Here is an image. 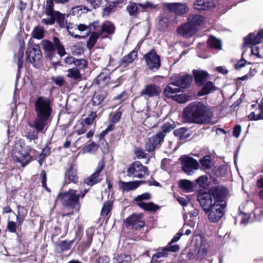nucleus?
I'll list each match as a JSON object with an SVG mask.
<instances>
[{"instance_id": "f257e3e1", "label": "nucleus", "mask_w": 263, "mask_h": 263, "mask_svg": "<svg viewBox=\"0 0 263 263\" xmlns=\"http://www.w3.org/2000/svg\"><path fill=\"white\" fill-rule=\"evenodd\" d=\"M227 194V190L219 186L212 187L208 193L198 196V201L205 213L208 214L211 222H217L223 216Z\"/></svg>"}, {"instance_id": "f03ea898", "label": "nucleus", "mask_w": 263, "mask_h": 263, "mask_svg": "<svg viewBox=\"0 0 263 263\" xmlns=\"http://www.w3.org/2000/svg\"><path fill=\"white\" fill-rule=\"evenodd\" d=\"M34 106L36 118L30 126L38 132H42L51 114V102L48 98L40 97L36 99Z\"/></svg>"}, {"instance_id": "7ed1b4c3", "label": "nucleus", "mask_w": 263, "mask_h": 263, "mask_svg": "<svg viewBox=\"0 0 263 263\" xmlns=\"http://www.w3.org/2000/svg\"><path fill=\"white\" fill-rule=\"evenodd\" d=\"M205 106L200 103H193L187 106L183 111V117L188 122L202 123L205 114Z\"/></svg>"}, {"instance_id": "20e7f679", "label": "nucleus", "mask_w": 263, "mask_h": 263, "mask_svg": "<svg viewBox=\"0 0 263 263\" xmlns=\"http://www.w3.org/2000/svg\"><path fill=\"white\" fill-rule=\"evenodd\" d=\"M81 193L78 194V191L76 190H69L64 193L60 194L58 198L61 199L63 204L70 207L72 209L76 208L78 211L80 209L79 199L80 198H83L87 192V190L81 191Z\"/></svg>"}, {"instance_id": "39448f33", "label": "nucleus", "mask_w": 263, "mask_h": 263, "mask_svg": "<svg viewBox=\"0 0 263 263\" xmlns=\"http://www.w3.org/2000/svg\"><path fill=\"white\" fill-rule=\"evenodd\" d=\"M29 146L25 145L24 142L18 141L13 146L12 156L14 161L26 165L28 163L29 154L33 152Z\"/></svg>"}, {"instance_id": "423d86ee", "label": "nucleus", "mask_w": 263, "mask_h": 263, "mask_svg": "<svg viewBox=\"0 0 263 263\" xmlns=\"http://www.w3.org/2000/svg\"><path fill=\"white\" fill-rule=\"evenodd\" d=\"M27 60L34 67H40L42 64V55L38 45L30 44L26 51Z\"/></svg>"}, {"instance_id": "0eeeda50", "label": "nucleus", "mask_w": 263, "mask_h": 263, "mask_svg": "<svg viewBox=\"0 0 263 263\" xmlns=\"http://www.w3.org/2000/svg\"><path fill=\"white\" fill-rule=\"evenodd\" d=\"M46 14L47 15H53L54 18H55V21H57L60 27L66 28L69 34L71 36H74L77 39L81 38L80 35L74 34V32L72 31L73 27V24L70 23L67 24V21L65 20V14H62L59 11H54L53 8L52 9V11L51 14Z\"/></svg>"}, {"instance_id": "6e6552de", "label": "nucleus", "mask_w": 263, "mask_h": 263, "mask_svg": "<svg viewBox=\"0 0 263 263\" xmlns=\"http://www.w3.org/2000/svg\"><path fill=\"white\" fill-rule=\"evenodd\" d=\"M183 171L187 175H192L195 170L199 168L197 161L188 156H182L180 158Z\"/></svg>"}, {"instance_id": "1a4fd4ad", "label": "nucleus", "mask_w": 263, "mask_h": 263, "mask_svg": "<svg viewBox=\"0 0 263 263\" xmlns=\"http://www.w3.org/2000/svg\"><path fill=\"white\" fill-rule=\"evenodd\" d=\"M127 172L128 176L139 178L148 175L147 168L142 165L139 161H136L130 164L127 168Z\"/></svg>"}, {"instance_id": "9d476101", "label": "nucleus", "mask_w": 263, "mask_h": 263, "mask_svg": "<svg viewBox=\"0 0 263 263\" xmlns=\"http://www.w3.org/2000/svg\"><path fill=\"white\" fill-rule=\"evenodd\" d=\"M163 9L165 10H168L178 15H182L186 13L189 10V9L185 3H168L163 4Z\"/></svg>"}, {"instance_id": "9b49d317", "label": "nucleus", "mask_w": 263, "mask_h": 263, "mask_svg": "<svg viewBox=\"0 0 263 263\" xmlns=\"http://www.w3.org/2000/svg\"><path fill=\"white\" fill-rule=\"evenodd\" d=\"M144 59L149 69L155 71L160 66V59L159 56L154 51H151L146 54Z\"/></svg>"}, {"instance_id": "f8f14e48", "label": "nucleus", "mask_w": 263, "mask_h": 263, "mask_svg": "<svg viewBox=\"0 0 263 263\" xmlns=\"http://www.w3.org/2000/svg\"><path fill=\"white\" fill-rule=\"evenodd\" d=\"M142 214L134 213L128 217L124 221L126 226H131L133 229L138 230L144 226L145 223L142 219Z\"/></svg>"}, {"instance_id": "ddd939ff", "label": "nucleus", "mask_w": 263, "mask_h": 263, "mask_svg": "<svg viewBox=\"0 0 263 263\" xmlns=\"http://www.w3.org/2000/svg\"><path fill=\"white\" fill-rule=\"evenodd\" d=\"M165 134L158 133L149 138L146 143L145 149L148 152L153 151L155 148L159 147L163 141Z\"/></svg>"}, {"instance_id": "4468645a", "label": "nucleus", "mask_w": 263, "mask_h": 263, "mask_svg": "<svg viewBox=\"0 0 263 263\" xmlns=\"http://www.w3.org/2000/svg\"><path fill=\"white\" fill-rule=\"evenodd\" d=\"M217 4V0H195L193 6L197 11H206L215 8Z\"/></svg>"}, {"instance_id": "2eb2a0df", "label": "nucleus", "mask_w": 263, "mask_h": 263, "mask_svg": "<svg viewBox=\"0 0 263 263\" xmlns=\"http://www.w3.org/2000/svg\"><path fill=\"white\" fill-rule=\"evenodd\" d=\"M171 80L173 81V84H176L178 87L185 88L192 83L193 78L190 75L184 76L175 75L171 78Z\"/></svg>"}, {"instance_id": "dca6fc26", "label": "nucleus", "mask_w": 263, "mask_h": 263, "mask_svg": "<svg viewBox=\"0 0 263 263\" xmlns=\"http://www.w3.org/2000/svg\"><path fill=\"white\" fill-rule=\"evenodd\" d=\"M197 31V28L192 26L188 22L179 26L177 29V32L185 37H190Z\"/></svg>"}, {"instance_id": "f3484780", "label": "nucleus", "mask_w": 263, "mask_h": 263, "mask_svg": "<svg viewBox=\"0 0 263 263\" xmlns=\"http://www.w3.org/2000/svg\"><path fill=\"white\" fill-rule=\"evenodd\" d=\"M263 39V30H260L257 33H251L244 39L246 44L256 45L261 42Z\"/></svg>"}, {"instance_id": "a211bd4d", "label": "nucleus", "mask_w": 263, "mask_h": 263, "mask_svg": "<svg viewBox=\"0 0 263 263\" xmlns=\"http://www.w3.org/2000/svg\"><path fill=\"white\" fill-rule=\"evenodd\" d=\"M161 92V89L159 86L151 84L146 85L141 91V95H146L148 97H153L159 95Z\"/></svg>"}, {"instance_id": "6ab92c4d", "label": "nucleus", "mask_w": 263, "mask_h": 263, "mask_svg": "<svg viewBox=\"0 0 263 263\" xmlns=\"http://www.w3.org/2000/svg\"><path fill=\"white\" fill-rule=\"evenodd\" d=\"M103 164L101 162H99L96 172L90 177L87 178L85 181V183L89 185H93V184L99 182L101 180L99 176L100 173L103 168Z\"/></svg>"}, {"instance_id": "aec40b11", "label": "nucleus", "mask_w": 263, "mask_h": 263, "mask_svg": "<svg viewBox=\"0 0 263 263\" xmlns=\"http://www.w3.org/2000/svg\"><path fill=\"white\" fill-rule=\"evenodd\" d=\"M252 107L255 108L248 116L249 120L257 121L263 120V106L261 105H252Z\"/></svg>"}, {"instance_id": "412c9836", "label": "nucleus", "mask_w": 263, "mask_h": 263, "mask_svg": "<svg viewBox=\"0 0 263 263\" xmlns=\"http://www.w3.org/2000/svg\"><path fill=\"white\" fill-rule=\"evenodd\" d=\"M193 74L196 83L198 85H202L210 77L206 71L200 69L193 70Z\"/></svg>"}, {"instance_id": "4be33fe9", "label": "nucleus", "mask_w": 263, "mask_h": 263, "mask_svg": "<svg viewBox=\"0 0 263 263\" xmlns=\"http://www.w3.org/2000/svg\"><path fill=\"white\" fill-rule=\"evenodd\" d=\"M178 87L177 85L173 84V81H172V82L167 85L164 89V95L167 97L174 99L177 93L180 91V89Z\"/></svg>"}, {"instance_id": "5701e85b", "label": "nucleus", "mask_w": 263, "mask_h": 263, "mask_svg": "<svg viewBox=\"0 0 263 263\" xmlns=\"http://www.w3.org/2000/svg\"><path fill=\"white\" fill-rule=\"evenodd\" d=\"M142 183V181H135L130 182L119 181V187L124 191L128 192L136 189Z\"/></svg>"}, {"instance_id": "b1692460", "label": "nucleus", "mask_w": 263, "mask_h": 263, "mask_svg": "<svg viewBox=\"0 0 263 263\" xmlns=\"http://www.w3.org/2000/svg\"><path fill=\"white\" fill-rule=\"evenodd\" d=\"M137 57V52L133 50L127 55L124 56L120 61V65L126 67L129 64L132 63Z\"/></svg>"}, {"instance_id": "393cba45", "label": "nucleus", "mask_w": 263, "mask_h": 263, "mask_svg": "<svg viewBox=\"0 0 263 263\" xmlns=\"http://www.w3.org/2000/svg\"><path fill=\"white\" fill-rule=\"evenodd\" d=\"M168 256L167 249L163 248L154 254L152 258L151 263H159L163 260V259Z\"/></svg>"}, {"instance_id": "a878e982", "label": "nucleus", "mask_w": 263, "mask_h": 263, "mask_svg": "<svg viewBox=\"0 0 263 263\" xmlns=\"http://www.w3.org/2000/svg\"><path fill=\"white\" fill-rule=\"evenodd\" d=\"M109 5L106 6L103 9V15H108L112 11L116 6L119 4L121 3L123 0H105Z\"/></svg>"}, {"instance_id": "bb28decb", "label": "nucleus", "mask_w": 263, "mask_h": 263, "mask_svg": "<svg viewBox=\"0 0 263 263\" xmlns=\"http://www.w3.org/2000/svg\"><path fill=\"white\" fill-rule=\"evenodd\" d=\"M204 21V17L198 14H194L190 15L188 19L187 22L194 27H197V26H199L202 24Z\"/></svg>"}, {"instance_id": "cd10ccee", "label": "nucleus", "mask_w": 263, "mask_h": 263, "mask_svg": "<svg viewBox=\"0 0 263 263\" xmlns=\"http://www.w3.org/2000/svg\"><path fill=\"white\" fill-rule=\"evenodd\" d=\"M41 45L46 53L51 56L55 51V46L51 42L47 40H43L41 43Z\"/></svg>"}, {"instance_id": "c85d7f7f", "label": "nucleus", "mask_w": 263, "mask_h": 263, "mask_svg": "<svg viewBox=\"0 0 263 263\" xmlns=\"http://www.w3.org/2000/svg\"><path fill=\"white\" fill-rule=\"evenodd\" d=\"M106 96L107 93L105 91H101L98 92H96L94 94L91 100L93 105H98L100 104L104 100Z\"/></svg>"}, {"instance_id": "c756f323", "label": "nucleus", "mask_w": 263, "mask_h": 263, "mask_svg": "<svg viewBox=\"0 0 263 263\" xmlns=\"http://www.w3.org/2000/svg\"><path fill=\"white\" fill-rule=\"evenodd\" d=\"M216 87L211 82H208L198 92V96H202L211 93L215 90Z\"/></svg>"}, {"instance_id": "7c9ffc66", "label": "nucleus", "mask_w": 263, "mask_h": 263, "mask_svg": "<svg viewBox=\"0 0 263 263\" xmlns=\"http://www.w3.org/2000/svg\"><path fill=\"white\" fill-rule=\"evenodd\" d=\"M209 46L215 49H221L222 44L219 39L213 36H210L208 41Z\"/></svg>"}, {"instance_id": "2f4dec72", "label": "nucleus", "mask_w": 263, "mask_h": 263, "mask_svg": "<svg viewBox=\"0 0 263 263\" xmlns=\"http://www.w3.org/2000/svg\"><path fill=\"white\" fill-rule=\"evenodd\" d=\"M115 26L114 24L109 21L105 22L101 26V33L106 32L107 34H112L114 32Z\"/></svg>"}, {"instance_id": "473e14b6", "label": "nucleus", "mask_w": 263, "mask_h": 263, "mask_svg": "<svg viewBox=\"0 0 263 263\" xmlns=\"http://www.w3.org/2000/svg\"><path fill=\"white\" fill-rule=\"evenodd\" d=\"M88 129L87 126L82 121H78L74 126V132L78 135L85 133Z\"/></svg>"}, {"instance_id": "72a5a7b5", "label": "nucleus", "mask_w": 263, "mask_h": 263, "mask_svg": "<svg viewBox=\"0 0 263 263\" xmlns=\"http://www.w3.org/2000/svg\"><path fill=\"white\" fill-rule=\"evenodd\" d=\"M131 259V257L129 255L121 253L115 256L114 261L115 263H129Z\"/></svg>"}, {"instance_id": "f704fd0d", "label": "nucleus", "mask_w": 263, "mask_h": 263, "mask_svg": "<svg viewBox=\"0 0 263 263\" xmlns=\"http://www.w3.org/2000/svg\"><path fill=\"white\" fill-rule=\"evenodd\" d=\"M67 77L73 80H78L81 79V74L79 69L73 68L68 69L67 71Z\"/></svg>"}, {"instance_id": "c9c22d12", "label": "nucleus", "mask_w": 263, "mask_h": 263, "mask_svg": "<svg viewBox=\"0 0 263 263\" xmlns=\"http://www.w3.org/2000/svg\"><path fill=\"white\" fill-rule=\"evenodd\" d=\"M179 186L185 192L193 191V183L188 180H181L179 182Z\"/></svg>"}, {"instance_id": "e433bc0d", "label": "nucleus", "mask_w": 263, "mask_h": 263, "mask_svg": "<svg viewBox=\"0 0 263 263\" xmlns=\"http://www.w3.org/2000/svg\"><path fill=\"white\" fill-rule=\"evenodd\" d=\"M138 205L147 211H156L158 209V206L154 204L153 202L145 203L140 202L138 203Z\"/></svg>"}, {"instance_id": "4c0bfd02", "label": "nucleus", "mask_w": 263, "mask_h": 263, "mask_svg": "<svg viewBox=\"0 0 263 263\" xmlns=\"http://www.w3.org/2000/svg\"><path fill=\"white\" fill-rule=\"evenodd\" d=\"M174 134L175 136L181 140L186 139L189 137L188 130L186 128L183 127L175 130Z\"/></svg>"}, {"instance_id": "58836bf2", "label": "nucleus", "mask_w": 263, "mask_h": 263, "mask_svg": "<svg viewBox=\"0 0 263 263\" xmlns=\"http://www.w3.org/2000/svg\"><path fill=\"white\" fill-rule=\"evenodd\" d=\"M53 41L54 44L55 49H57L58 54L61 57L64 56L66 52L65 51L64 47L61 43L60 40L57 37H54L53 38Z\"/></svg>"}, {"instance_id": "ea45409f", "label": "nucleus", "mask_w": 263, "mask_h": 263, "mask_svg": "<svg viewBox=\"0 0 263 263\" xmlns=\"http://www.w3.org/2000/svg\"><path fill=\"white\" fill-rule=\"evenodd\" d=\"M73 29L76 28L81 32H85L86 36H87L91 31V25L80 24L79 25H73Z\"/></svg>"}, {"instance_id": "a19ab883", "label": "nucleus", "mask_w": 263, "mask_h": 263, "mask_svg": "<svg viewBox=\"0 0 263 263\" xmlns=\"http://www.w3.org/2000/svg\"><path fill=\"white\" fill-rule=\"evenodd\" d=\"M44 34V28L40 26L35 27L32 32L33 37L37 39H41Z\"/></svg>"}, {"instance_id": "79ce46f5", "label": "nucleus", "mask_w": 263, "mask_h": 263, "mask_svg": "<svg viewBox=\"0 0 263 263\" xmlns=\"http://www.w3.org/2000/svg\"><path fill=\"white\" fill-rule=\"evenodd\" d=\"M208 180V179L206 176H201L196 180V183L197 185H199V187L205 190L209 186Z\"/></svg>"}, {"instance_id": "37998d69", "label": "nucleus", "mask_w": 263, "mask_h": 263, "mask_svg": "<svg viewBox=\"0 0 263 263\" xmlns=\"http://www.w3.org/2000/svg\"><path fill=\"white\" fill-rule=\"evenodd\" d=\"M100 35V33L96 32L91 33L87 42V47L89 49L93 47Z\"/></svg>"}, {"instance_id": "c03bdc74", "label": "nucleus", "mask_w": 263, "mask_h": 263, "mask_svg": "<svg viewBox=\"0 0 263 263\" xmlns=\"http://www.w3.org/2000/svg\"><path fill=\"white\" fill-rule=\"evenodd\" d=\"M172 18V17L171 16H166L162 17L159 22V25L161 27V29L164 30L168 27Z\"/></svg>"}, {"instance_id": "a18cd8bd", "label": "nucleus", "mask_w": 263, "mask_h": 263, "mask_svg": "<svg viewBox=\"0 0 263 263\" xmlns=\"http://www.w3.org/2000/svg\"><path fill=\"white\" fill-rule=\"evenodd\" d=\"M200 164L204 168L209 169L212 166L211 158L206 155L200 160Z\"/></svg>"}, {"instance_id": "49530a36", "label": "nucleus", "mask_w": 263, "mask_h": 263, "mask_svg": "<svg viewBox=\"0 0 263 263\" xmlns=\"http://www.w3.org/2000/svg\"><path fill=\"white\" fill-rule=\"evenodd\" d=\"M24 47H21L19 49L18 52L16 55V58L17 60V66L18 70H20L23 66V58L24 56Z\"/></svg>"}, {"instance_id": "de8ad7c7", "label": "nucleus", "mask_w": 263, "mask_h": 263, "mask_svg": "<svg viewBox=\"0 0 263 263\" xmlns=\"http://www.w3.org/2000/svg\"><path fill=\"white\" fill-rule=\"evenodd\" d=\"M127 10L130 15H136L138 13V5L135 3H130L127 6Z\"/></svg>"}, {"instance_id": "09e8293b", "label": "nucleus", "mask_w": 263, "mask_h": 263, "mask_svg": "<svg viewBox=\"0 0 263 263\" xmlns=\"http://www.w3.org/2000/svg\"><path fill=\"white\" fill-rule=\"evenodd\" d=\"M112 210V203L111 202H105L101 210L102 216H107Z\"/></svg>"}, {"instance_id": "8fccbe9b", "label": "nucleus", "mask_w": 263, "mask_h": 263, "mask_svg": "<svg viewBox=\"0 0 263 263\" xmlns=\"http://www.w3.org/2000/svg\"><path fill=\"white\" fill-rule=\"evenodd\" d=\"M68 177L69 180L74 183H76L78 181V177L73 166H71L69 170Z\"/></svg>"}, {"instance_id": "3c124183", "label": "nucleus", "mask_w": 263, "mask_h": 263, "mask_svg": "<svg viewBox=\"0 0 263 263\" xmlns=\"http://www.w3.org/2000/svg\"><path fill=\"white\" fill-rule=\"evenodd\" d=\"M175 101L180 103H184L186 102L189 100V97L186 94H180L179 95H176L173 99Z\"/></svg>"}, {"instance_id": "603ef678", "label": "nucleus", "mask_w": 263, "mask_h": 263, "mask_svg": "<svg viewBox=\"0 0 263 263\" xmlns=\"http://www.w3.org/2000/svg\"><path fill=\"white\" fill-rule=\"evenodd\" d=\"M97 117V114L96 112H91L87 117L84 119V123L87 125H90L92 124L95 119Z\"/></svg>"}, {"instance_id": "864d4df0", "label": "nucleus", "mask_w": 263, "mask_h": 263, "mask_svg": "<svg viewBox=\"0 0 263 263\" xmlns=\"http://www.w3.org/2000/svg\"><path fill=\"white\" fill-rule=\"evenodd\" d=\"M175 126L174 124L171 123H165L161 128V131L159 133H162L163 134L167 133L171 131L174 128Z\"/></svg>"}, {"instance_id": "5fc2aeb1", "label": "nucleus", "mask_w": 263, "mask_h": 263, "mask_svg": "<svg viewBox=\"0 0 263 263\" xmlns=\"http://www.w3.org/2000/svg\"><path fill=\"white\" fill-rule=\"evenodd\" d=\"M151 194L148 193H145L141 195L137 196L135 198L134 201H140L142 202V201L144 200H148L151 198Z\"/></svg>"}, {"instance_id": "6e6d98bb", "label": "nucleus", "mask_w": 263, "mask_h": 263, "mask_svg": "<svg viewBox=\"0 0 263 263\" xmlns=\"http://www.w3.org/2000/svg\"><path fill=\"white\" fill-rule=\"evenodd\" d=\"M74 65L80 69H82L87 66V62L84 59L78 60L76 59Z\"/></svg>"}, {"instance_id": "4d7b16f0", "label": "nucleus", "mask_w": 263, "mask_h": 263, "mask_svg": "<svg viewBox=\"0 0 263 263\" xmlns=\"http://www.w3.org/2000/svg\"><path fill=\"white\" fill-rule=\"evenodd\" d=\"M41 177L42 179V184L43 187L48 192H50V190L48 188L46 184V174L45 171H42L41 173Z\"/></svg>"}, {"instance_id": "13d9d810", "label": "nucleus", "mask_w": 263, "mask_h": 263, "mask_svg": "<svg viewBox=\"0 0 263 263\" xmlns=\"http://www.w3.org/2000/svg\"><path fill=\"white\" fill-rule=\"evenodd\" d=\"M135 153L136 157L138 159L146 158L148 156L146 153H145L142 149L140 148H137L136 149Z\"/></svg>"}, {"instance_id": "bf43d9fd", "label": "nucleus", "mask_w": 263, "mask_h": 263, "mask_svg": "<svg viewBox=\"0 0 263 263\" xmlns=\"http://www.w3.org/2000/svg\"><path fill=\"white\" fill-rule=\"evenodd\" d=\"M7 229L10 232L14 233L16 230V224L13 221H9L8 222Z\"/></svg>"}, {"instance_id": "052dcab7", "label": "nucleus", "mask_w": 263, "mask_h": 263, "mask_svg": "<svg viewBox=\"0 0 263 263\" xmlns=\"http://www.w3.org/2000/svg\"><path fill=\"white\" fill-rule=\"evenodd\" d=\"M172 242H170L166 247L163 248L167 249V252L168 251L173 252L177 251L179 249V246L177 245H172Z\"/></svg>"}, {"instance_id": "680f3d73", "label": "nucleus", "mask_w": 263, "mask_h": 263, "mask_svg": "<svg viewBox=\"0 0 263 263\" xmlns=\"http://www.w3.org/2000/svg\"><path fill=\"white\" fill-rule=\"evenodd\" d=\"M72 241L68 242L66 241H63L60 243L61 248L63 250H67L71 248Z\"/></svg>"}, {"instance_id": "e2e57ef3", "label": "nucleus", "mask_w": 263, "mask_h": 263, "mask_svg": "<svg viewBox=\"0 0 263 263\" xmlns=\"http://www.w3.org/2000/svg\"><path fill=\"white\" fill-rule=\"evenodd\" d=\"M50 17L47 18H43L42 22L46 25H52L55 22V18L53 15H49Z\"/></svg>"}, {"instance_id": "0e129e2a", "label": "nucleus", "mask_w": 263, "mask_h": 263, "mask_svg": "<svg viewBox=\"0 0 263 263\" xmlns=\"http://www.w3.org/2000/svg\"><path fill=\"white\" fill-rule=\"evenodd\" d=\"M53 81L59 86H62L64 84V79L62 76H57L52 78Z\"/></svg>"}, {"instance_id": "69168bd1", "label": "nucleus", "mask_w": 263, "mask_h": 263, "mask_svg": "<svg viewBox=\"0 0 263 263\" xmlns=\"http://www.w3.org/2000/svg\"><path fill=\"white\" fill-rule=\"evenodd\" d=\"M110 259L107 255H103L97 259L96 263H109Z\"/></svg>"}, {"instance_id": "338daca9", "label": "nucleus", "mask_w": 263, "mask_h": 263, "mask_svg": "<svg viewBox=\"0 0 263 263\" xmlns=\"http://www.w3.org/2000/svg\"><path fill=\"white\" fill-rule=\"evenodd\" d=\"M39 132L36 130V132L32 130L28 133L27 138L30 140H35L37 139V133Z\"/></svg>"}, {"instance_id": "774afa93", "label": "nucleus", "mask_w": 263, "mask_h": 263, "mask_svg": "<svg viewBox=\"0 0 263 263\" xmlns=\"http://www.w3.org/2000/svg\"><path fill=\"white\" fill-rule=\"evenodd\" d=\"M240 216L241 218L240 223L242 224H246L250 218V215L249 214L243 213H241L240 214Z\"/></svg>"}]
</instances>
